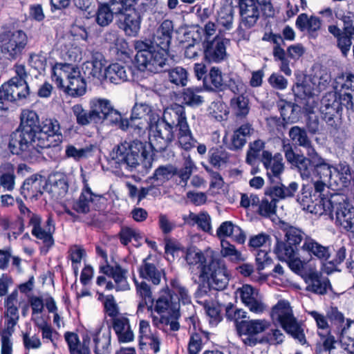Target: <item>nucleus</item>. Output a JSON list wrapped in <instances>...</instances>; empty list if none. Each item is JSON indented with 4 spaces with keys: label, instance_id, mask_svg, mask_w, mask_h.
<instances>
[{
    "label": "nucleus",
    "instance_id": "f257e3e1",
    "mask_svg": "<svg viewBox=\"0 0 354 354\" xmlns=\"http://www.w3.org/2000/svg\"><path fill=\"white\" fill-rule=\"evenodd\" d=\"M62 138L57 120L46 118L40 122L35 111L24 109L18 127L10 136L8 149L12 154L32 160L41 153L42 149L59 147Z\"/></svg>",
    "mask_w": 354,
    "mask_h": 354
},
{
    "label": "nucleus",
    "instance_id": "f03ea898",
    "mask_svg": "<svg viewBox=\"0 0 354 354\" xmlns=\"http://www.w3.org/2000/svg\"><path fill=\"white\" fill-rule=\"evenodd\" d=\"M185 259L190 266L192 272H194V266H196L200 278L211 279V285L214 288L222 290L227 286L229 274L223 259L211 257L205 264L206 260L203 252L195 249L187 250Z\"/></svg>",
    "mask_w": 354,
    "mask_h": 354
},
{
    "label": "nucleus",
    "instance_id": "7ed1b4c3",
    "mask_svg": "<svg viewBox=\"0 0 354 354\" xmlns=\"http://www.w3.org/2000/svg\"><path fill=\"white\" fill-rule=\"evenodd\" d=\"M133 0H111L100 3L95 12V21L102 26H109L114 15H120L118 26L125 34L133 35Z\"/></svg>",
    "mask_w": 354,
    "mask_h": 354
},
{
    "label": "nucleus",
    "instance_id": "20e7f679",
    "mask_svg": "<svg viewBox=\"0 0 354 354\" xmlns=\"http://www.w3.org/2000/svg\"><path fill=\"white\" fill-rule=\"evenodd\" d=\"M281 147L287 162L297 168L304 180L310 178L315 169L327 162L317 152L314 146L306 150L307 156L296 153L287 138L281 140Z\"/></svg>",
    "mask_w": 354,
    "mask_h": 354
},
{
    "label": "nucleus",
    "instance_id": "39448f33",
    "mask_svg": "<svg viewBox=\"0 0 354 354\" xmlns=\"http://www.w3.org/2000/svg\"><path fill=\"white\" fill-rule=\"evenodd\" d=\"M52 80L69 95L77 97L86 93V83L77 67L57 63L52 68Z\"/></svg>",
    "mask_w": 354,
    "mask_h": 354
},
{
    "label": "nucleus",
    "instance_id": "423d86ee",
    "mask_svg": "<svg viewBox=\"0 0 354 354\" xmlns=\"http://www.w3.org/2000/svg\"><path fill=\"white\" fill-rule=\"evenodd\" d=\"M134 49L136 50L134 61L140 71L147 68L151 72H159L166 64V50H156L151 41H137L134 44Z\"/></svg>",
    "mask_w": 354,
    "mask_h": 354
},
{
    "label": "nucleus",
    "instance_id": "0eeeda50",
    "mask_svg": "<svg viewBox=\"0 0 354 354\" xmlns=\"http://www.w3.org/2000/svg\"><path fill=\"white\" fill-rule=\"evenodd\" d=\"M271 317L278 322L283 330L299 343H306L304 330L301 323L294 316L290 303L280 300L274 305L271 311Z\"/></svg>",
    "mask_w": 354,
    "mask_h": 354
},
{
    "label": "nucleus",
    "instance_id": "6e6552de",
    "mask_svg": "<svg viewBox=\"0 0 354 354\" xmlns=\"http://www.w3.org/2000/svg\"><path fill=\"white\" fill-rule=\"evenodd\" d=\"M180 304L174 295L167 290L156 300L154 310L161 315L160 323L169 326L171 331H177L180 328L178 319L180 317Z\"/></svg>",
    "mask_w": 354,
    "mask_h": 354
},
{
    "label": "nucleus",
    "instance_id": "1a4fd4ad",
    "mask_svg": "<svg viewBox=\"0 0 354 354\" xmlns=\"http://www.w3.org/2000/svg\"><path fill=\"white\" fill-rule=\"evenodd\" d=\"M28 37L21 30H6L0 33V52L8 59L16 60L28 44Z\"/></svg>",
    "mask_w": 354,
    "mask_h": 354
},
{
    "label": "nucleus",
    "instance_id": "9d476101",
    "mask_svg": "<svg viewBox=\"0 0 354 354\" xmlns=\"http://www.w3.org/2000/svg\"><path fill=\"white\" fill-rule=\"evenodd\" d=\"M230 39L223 37V30H218V33L214 39H205L203 42L204 56L208 62L219 63L227 57L226 50Z\"/></svg>",
    "mask_w": 354,
    "mask_h": 354
},
{
    "label": "nucleus",
    "instance_id": "9b49d317",
    "mask_svg": "<svg viewBox=\"0 0 354 354\" xmlns=\"http://www.w3.org/2000/svg\"><path fill=\"white\" fill-rule=\"evenodd\" d=\"M274 251L279 259L286 261L292 270L299 272L303 268L304 263L296 246L277 239Z\"/></svg>",
    "mask_w": 354,
    "mask_h": 354
},
{
    "label": "nucleus",
    "instance_id": "f8f14e48",
    "mask_svg": "<svg viewBox=\"0 0 354 354\" xmlns=\"http://www.w3.org/2000/svg\"><path fill=\"white\" fill-rule=\"evenodd\" d=\"M112 158L118 164L121 174L126 177L131 176L133 170V142L124 141L118 145L117 149L111 153Z\"/></svg>",
    "mask_w": 354,
    "mask_h": 354
},
{
    "label": "nucleus",
    "instance_id": "ddd939ff",
    "mask_svg": "<svg viewBox=\"0 0 354 354\" xmlns=\"http://www.w3.org/2000/svg\"><path fill=\"white\" fill-rule=\"evenodd\" d=\"M334 87L340 92L341 103L347 109L354 108V75L344 74L338 75L335 80Z\"/></svg>",
    "mask_w": 354,
    "mask_h": 354
},
{
    "label": "nucleus",
    "instance_id": "4468645a",
    "mask_svg": "<svg viewBox=\"0 0 354 354\" xmlns=\"http://www.w3.org/2000/svg\"><path fill=\"white\" fill-rule=\"evenodd\" d=\"M303 277L306 283V290L317 295H325L332 286L328 277L321 272L310 268L305 271Z\"/></svg>",
    "mask_w": 354,
    "mask_h": 354
},
{
    "label": "nucleus",
    "instance_id": "2eb2a0df",
    "mask_svg": "<svg viewBox=\"0 0 354 354\" xmlns=\"http://www.w3.org/2000/svg\"><path fill=\"white\" fill-rule=\"evenodd\" d=\"M1 92L8 103L16 102L26 98L30 89L26 81H19L17 78H11L9 81L1 85Z\"/></svg>",
    "mask_w": 354,
    "mask_h": 354
},
{
    "label": "nucleus",
    "instance_id": "dca6fc26",
    "mask_svg": "<svg viewBox=\"0 0 354 354\" xmlns=\"http://www.w3.org/2000/svg\"><path fill=\"white\" fill-rule=\"evenodd\" d=\"M44 189L56 200L63 198L68 189L67 176L60 172L50 174L46 181Z\"/></svg>",
    "mask_w": 354,
    "mask_h": 354
},
{
    "label": "nucleus",
    "instance_id": "f3484780",
    "mask_svg": "<svg viewBox=\"0 0 354 354\" xmlns=\"http://www.w3.org/2000/svg\"><path fill=\"white\" fill-rule=\"evenodd\" d=\"M41 218L39 216L32 222H28V225L32 227L31 233L37 239H40L44 245L49 248L54 244L53 234L55 232V225L53 218L50 216L46 221L45 226L41 227Z\"/></svg>",
    "mask_w": 354,
    "mask_h": 354
},
{
    "label": "nucleus",
    "instance_id": "a211bd4d",
    "mask_svg": "<svg viewBox=\"0 0 354 354\" xmlns=\"http://www.w3.org/2000/svg\"><path fill=\"white\" fill-rule=\"evenodd\" d=\"M337 221L346 230L354 232V207L339 195L335 208Z\"/></svg>",
    "mask_w": 354,
    "mask_h": 354
},
{
    "label": "nucleus",
    "instance_id": "6ab92c4d",
    "mask_svg": "<svg viewBox=\"0 0 354 354\" xmlns=\"http://www.w3.org/2000/svg\"><path fill=\"white\" fill-rule=\"evenodd\" d=\"M175 131L164 120L158 118L154 123L150 124L149 138L151 140V138H153L160 144L167 145L174 140Z\"/></svg>",
    "mask_w": 354,
    "mask_h": 354
},
{
    "label": "nucleus",
    "instance_id": "aec40b11",
    "mask_svg": "<svg viewBox=\"0 0 354 354\" xmlns=\"http://www.w3.org/2000/svg\"><path fill=\"white\" fill-rule=\"evenodd\" d=\"M261 162L266 169L268 177L274 181L273 178H279L284 170V164L281 153H277L274 156L270 151H263Z\"/></svg>",
    "mask_w": 354,
    "mask_h": 354
},
{
    "label": "nucleus",
    "instance_id": "412c9836",
    "mask_svg": "<svg viewBox=\"0 0 354 354\" xmlns=\"http://www.w3.org/2000/svg\"><path fill=\"white\" fill-rule=\"evenodd\" d=\"M293 91L297 96L302 97L304 95L301 103L304 113L308 115L314 114L318 105V98L315 96L310 85L307 83L297 84Z\"/></svg>",
    "mask_w": 354,
    "mask_h": 354
},
{
    "label": "nucleus",
    "instance_id": "4be33fe9",
    "mask_svg": "<svg viewBox=\"0 0 354 354\" xmlns=\"http://www.w3.org/2000/svg\"><path fill=\"white\" fill-rule=\"evenodd\" d=\"M135 148L138 150V152L136 153L134 151V160H136V162L134 161V169L138 174L144 176L151 169L153 158L141 140H134Z\"/></svg>",
    "mask_w": 354,
    "mask_h": 354
},
{
    "label": "nucleus",
    "instance_id": "5701e85b",
    "mask_svg": "<svg viewBox=\"0 0 354 354\" xmlns=\"http://www.w3.org/2000/svg\"><path fill=\"white\" fill-rule=\"evenodd\" d=\"M162 119L176 131L181 129L183 125H188L185 108L178 104H174L165 109Z\"/></svg>",
    "mask_w": 354,
    "mask_h": 354
},
{
    "label": "nucleus",
    "instance_id": "b1692460",
    "mask_svg": "<svg viewBox=\"0 0 354 354\" xmlns=\"http://www.w3.org/2000/svg\"><path fill=\"white\" fill-rule=\"evenodd\" d=\"M239 9L241 24L246 28L253 27L259 18V10L255 0H241Z\"/></svg>",
    "mask_w": 354,
    "mask_h": 354
},
{
    "label": "nucleus",
    "instance_id": "393cba45",
    "mask_svg": "<svg viewBox=\"0 0 354 354\" xmlns=\"http://www.w3.org/2000/svg\"><path fill=\"white\" fill-rule=\"evenodd\" d=\"M139 342L140 349H143L144 346H149V348L156 353L160 350V341L155 333L151 330L149 322L141 320L139 324Z\"/></svg>",
    "mask_w": 354,
    "mask_h": 354
},
{
    "label": "nucleus",
    "instance_id": "a878e982",
    "mask_svg": "<svg viewBox=\"0 0 354 354\" xmlns=\"http://www.w3.org/2000/svg\"><path fill=\"white\" fill-rule=\"evenodd\" d=\"M339 196V194H334L330 198H320L317 202H313L308 212L318 216L328 215L331 219H333L334 211L336 204L338 203Z\"/></svg>",
    "mask_w": 354,
    "mask_h": 354
},
{
    "label": "nucleus",
    "instance_id": "bb28decb",
    "mask_svg": "<svg viewBox=\"0 0 354 354\" xmlns=\"http://www.w3.org/2000/svg\"><path fill=\"white\" fill-rule=\"evenodd\" d=\"M270 327V323L266 319L241 320L238 324L240 334L255 335L264 332Z\"/></svg>",
    "mask_w": 354,
    "mask_h": 354
},
{
    "label": "nucleus",
    "instance_id": "cd10ccee",
    "mask_svg": "<svg viewBox=\"0 0 354 354\" xmlns=\"http://www.w3.org/2000/svg\"><path fill=\"white\" fill-rule=\"evenodd\" d=\"M100 271L104 274L113 277L117 290H125L130 288L127 281L126 274L127 272L120 266H115V267L110 266H101Z\"/></svg>",
    "mask_w": 354,
    "mask_h": 354
},
{
    "label": "nucleus",
    "instance_id": "c85d7f7f",
    "mask_svg": "<svg viewBox=\"0 0 354 354\" xmlns=\"http://www.w3.org/2000/svg\"><path fill=\"white\" fill-rule=\"evenodd\" d=\"M150 255L143 259L138 269V274L140 277L151 281L154 285H158L161 281L162 270H159L153 263L150 262Z\"/></svg>",
    "mask_w": 354,
    "mask_h": 354
},
{
    "label": "nucleus",
    "instance_id": "c756f323",
    "mask_svg": "<svg viewBox=\"0 0 354 354\" xmlns=\"http://www.w3.org/2000/svg\"><path fill=\"white\" fill-rule=\"evenodd\" d=\"M203 86L208 91H223L226 84L223 82V74L218 67H212L203 79Z\"/></svg>",
    "mask_w": 354,
    "mask_h": 354
},
{
    "label": "nucleus",
    "instance_id": "7c9ffc66",
    "mask_svg": "<svg viewBox=\"0 0 354 354\" xmlns=\"http://www.w3.org/2000/svg\"><path fill=\"white\" fill-rule=\"evenodd\" d=\"M113 328L118 335L120 342H129L133 340V332L129 319L124 315H120L113 322Z\"/></svg>",
    "mask_w": 354,
    "mask_h": 354
},
{
    "label": "nucleus",
    "instance_id": "2f4dec72",
    "mask_svg": "<svg viewBox=\"0 0 354 354\" xmlns=\"http://www.w3.org/2000/svg\"><path fill=\"white\" fill-rule=\"evenodd\" d=\"M296 26L301 31L306 30L311 36L315 37L317 32L321 28L322 21L317 17H309L307 14L303 13L297 17Z\"/></svg>",
    "mask_w": 354,
    "mask_h": 354
},
{
    "label": "nucleus",
    "instance_id": "473e14b6",
    "mask_svg": "<svg viewBox=\"0 0 354 354\" xmlns=\"http://www.w3.org/2000/svg\"><path fill=\"white\" fill-rule=\"evenodd\" d=\"M288 136L290 138L288 140L292 146L295 144L296 146L303 147L306 150L313 146L312 140L308 137L307 131L304 128L299 126L292 127L289 129Z\"/></svg>",
    "mask_w": 354,
    "mask_h": 354
},
{
    "label": "nucleus",
    "instance_id": "72a5a7b5",
    "mask_svg": "<svg viewBox=\"0 0 354 354\" xmlns=\"http://www.w3.org/2000/svg\"><path fill=\"white\" fill-rule=\"evenodd\" d=\"M134 283L136 284L137 296L140 299L138 305V312L142 311L145 307L149 310L151 309L153 298L150 286L144 281L137 283L135 278Z\"/></svg>",
    "mask_w": 354,
    "mask_h": 354
},
{
    "label": "nucleus",
    "instance_id": "f704fd0d",
    "mask_svg": "<svg viewBox=\"0 0 354 354\" xmlns=\"http://www.w3.org/2000/svg\"><path fill=\"white\" fill-rule=\"evenodd\" d=\"M297 189L298 184L295 182H292L288 186L283 184L271 186L266 189L265 194L274 197L279 201L280 199L293 196Z\"/></svg>",
    "mask_w": 354,
    "mask_h": 354
},
{
    "label": "nucleus",
    "instance_id": "c9c22d12",
    "mask_svg": "<svg viewBox=\"0 0 354 354\" xmlns=\"http://www.w3.org/2000/svg\"><path fill=\"white\" fill-rule=\"evenodd\" d=\"M100 198V196L93 194L91 188L86 185L79 199L73 204V209L78 213L86 214L90 210L89 204Z\"/></svg>",
    "mask_w": 354,
    "mask_h": 354
},
{
    "label": "nucleus",
    "instance_id": "e433bc0d",
    "mask_svg": "<svg viewBox=\"0 0 354 354\" xmlns=\"http://www.w3.org/2000/svg\"><path fill=\"white\" fill-rule=\"evenodd\" d=\"M254 129L252 125L246 123L242 124L239 128L236 129L232 137L231 149L239 150L243 148L249 138L253 133Z\"/></svg>",
    "mask_w": 354,
    "mask_h": 354
},
{
    "label": "nucleus",
    "instance_id": "4c0bfd02",
    "mask_svg": "<svg viewBox=\"0 0 354 354\" xmlns=\"http://www.w3.org/2000/svg\"><path fill=\"white\" fill-rule=\"evenodd\" d=\"M302 248L321 261H327L330 255L328 247L319 244L311 238L305 239Z\"/></svg>",
    "mask_w": 354,
    "mask_h": 354
},
{
    "label": "nucleus",
    "instance_id": "58836bf2",
    "mask_svg": "<svg viewBox=\"0 0 354 354\" xmlns=\"http://www.w3.org/2000/svg\"><path fill=\"white\" fill-rule=\"evenodd\" d=\"M98 149L96 144H89L82 148H77L72 145H68L66 147V156L68 158H73L75 160H80L83 158H87L93 156Z\"/></svg>",
    "mask_w": 354,
    "mask_h": 354
},
{
    "label": "nucleus",
    "instance_id": "ea45409f",
    "mask_svg": "<svg viewBox=\"0 0 354 354\" xmlns=\"http://www.w3.org/2000/svg\"><path fill=\"white\" fill-rule=\"evenodd\" d=\"M326 317L331 322L338 326V333H339V338L342 340L344 337H347L348 330L350 327L351 322L347 320L346 324H344V317L343 314L339 312L337 308L331 307L328 310Z\"/></svg>",
    "mask_w": 354,
    "mask_h": 354
},
{
    "label": "nucleus",
    "instance_id": "a19ab883",
    "mask_svg": "<svg viewBox=\"0 0 354 354\" xmlns=\"http://www.w3.org/2000/svg\"><path fill=\"white\" fill-rule=\"evenodd\" d=\"M183 219L186 224L192 226L197 225L204 232L211 230V218L207 212H202L198 214L189 212L187 216H184Z\"/></svg>",
    "mask_w": 354,
    "mask_h": 354
},
{
    "label": "nucleus",
    "instance_id": "79ce46f5",
    "mask_svg": "<svg viewBox=\"0 0 354 354\" xmlns=\"http://www.w3.org/2000/svg\"><path fill=\"white\" fill-rule=\"evenodd\" d=\"M95 343L94 352L95 354L110 353L111 332L109 330L100 329L93 335Z\"/></svg>",
    "mask_w": 354,
    "mask_h": 354
},
{
    "label": "nucleus",
    "instance_id": "37998d69",
    "mask_svg": "<svg viewBox=\"0 0 354 354\" xmlns=\"http://www.w3.org/2000/svg\"><path fill=\"white\" fill-rule=\"evenodd\" d=\"M113 106L108 100L99 99L94 100L91 103V111L94 117L95 123L104 122V118L112 109Z\"/></svg>",
    "mask_w": 354,
    "mask_h": 354
},
{
    "label": "nucleus",
    "instance_id": "c03bdc74",
    "mask_svg": "<svg viewBox=\"0 0 354 354\" xmlns=\"http://www.w3.org/2000/svg\"><path fill=\"white\" fill-rule=\"evenodd\" d=\"M104 77L106 80L115 84L127 80V71L124 67L118 63L109 65L104 71Z\"/></svg>",
    "mask_w": 354,
    "mask_h": 354
},
{
    "label": "nucleus",
    "instance_id": "a18cd8bd",
    "mask_svg": "<svg viewBox=\"0 0 354 354\" xmlns=\"http://www.w3.org/2000/svg\"><path fill=\"white\" fill-rule=\"evenodd\" d=\"M0 185L6 190L12 191L15 187V168L10 163L3 164L1 167Z\"/></svg>",
    "mask_w": 354,
    "mask_h": 354
},
{
    "label": "nucleus",
    "instance_id": "49530a36",
    "mask_svg": "<svg viewBox=\"0 0 354 354\" xmlns=\"http://www.w3.org/2000/svg\"><path fill=\"white\" fill-rule=\"evenodd\" d=\"M344 106L341 103L340 96L337 100L336 93H327L321 100L320 112L322 113H327L332 111H339L340 106Z\"/></svg>",
    "mask_w": 354,
    "mask_h": 354
},
{
    "label": "nucleus",
    "instance_id": "de8ad7c7",
    "mask_svg": "<svg viewBox=\"0 0 354 354\" xmlns=\"http://www.w3.org/2000/svg\"><path fill=\"white\" fill-rule=\"evenodd\" d=\"M350 170L348 166H345L340 172L337 169L333 168V176L329 183L330 187H335L339 189L347 187L351 181Z\"/></svg>",
    "mask_w": 354,
    "mask_h": 354
},
{
    "label": "nucleus",
    "instance_id": "09e8293b",
    "mask_svg": "<svg viewBox=\"0 0 354 354\" xmlns=\"http://www.w3.org/2000/svg\"><path fill=\"white\" fill-rule=\"evenodd\" d=\"M167 78L172 84L184 87L188 82V73L185 68L176 66L167 71Z\"/></svg>",
    "mask_w": 354,
    "mask_h": 354
},
{
    "label": "nucleus",
    "instance_id": "8fccbe9b",
    "mask_svg": "<svg viewBox=\"0 0 354 354\" xmlns=\"http://www.w3.org/2000/svg\"><path fill=\"white\" fill-rule=\"evenodd\" d=\"M233 15V8L230 6H223L218 11L216 23L220 28L223 27V28H221L223 34L232 28L234 18Z\"/></svg>",
    "mask_w": 354,
    "mask_h": 354
},
{
    "label": "nucleus",
    "instance_id": "3c124183",
    "mask_svg": "<svg viewBox=\"0 0 354 354\" xmlns=\"http://www.w3.org/2000/svg\"><path fill=\"white\" fill-rule=\"evenodd\" d=\"M170 285L173 293L178 296V297H174V299H176L179 304L180 302L183 304H188L191 303V295H189L187 288L183 286L178 279H171Z\"/></svg>",
    "mask_w": 354,
    "mask_h": 354
},
{
    "label": "nucleus",
    "instance_id": "603ef678",
    "mask_svg": "<svg viewBox=\"0 0 354 354\" xmlns=\"http://www.w3.org/2000/svg\"><path fill=\"white\" fill-rule=\"evenodd\" d=\"M265 145V142L260 139L251 142L249 145V150L247 152L246 162L253 165L256 160H261L263 151H267L264 149Z\"/></svg>",
    "mask_w": 354,
    "mask_h": 354
},
{
    "label": "nucleus",
    "instance_id": "864d4df0",
    "mask_svg": "<svg viewBox=\"0 0 354 354\" xmlns=\"http://www.w3.org/2000/svg\"><path fill=\"white\" fill-rule=\"evenodd\" d=\"M221 254L223 257L229 258L230 260L234 263L245 261V257L241 252L237 250L235 246L226 240L221 241Z\"/></svg>",
    "mask_w": 354,
    "mask_h": 354
},
{
    "label": "nucleus",
    "instance_id": "5fc2aeb1",
    "mask_svg": "<svg viewBox=\"0 0 354 354\" xmlns=\"http://www.w3.org/2000/svg\"><path fill=\"white\" fill-rule=\"evenodd\" d=\"M28 64L31 68L35 70L39 75L44 73L47 66V57L44 53L40 51L38 53L29 54Z\"/></svg>",
    "mask_w": 354,
    "mask_h": 354
},
{
    "label": "nucleus",
    "instance_id": "6e6d98bb",
    "mask_svg": "<svg viewBox=\"0 0 354 354\" xmlns=\"http://www.w3.org/2000/svg\"><path fill=\"white\" fill-rule=\"evenodd\" d=\"M202 89L198 87H189L184 90L183 98L185 104L191 106H198L203 104L204 99L200 95Z\"/></svg>",
    "mask_w": 354,
    "mask_h": 354
},
{
    "label": "nucleus",
    "instance_id": "4d7b16f0",
    "mask_svg": "<svg viewBox=\"0 0 354 354\" xmlns=\"http://www.w3.org/2000/svg\"><path fill=\"white\" fill-rule=\"evenodd\" d=\"M177 174V169L171 165H162L158 167L150 179L163 183Z\"/></svg>",
    "mask_w": 354,
    "mask_h": 354
},
{
    "label": "nucleus",
    "instance_id": "13d9d810",
    "mask_svg": "<svg viewBox=\"0 0 354 354\" xmlns=\"http://www.w3.org/2000/svg\"><path fill=\"white\" fill-rule=\"evenodd\" d=\"M230 154L222 147L212 148L209 151V162L214 167H221L230 161Z\"/></svg>",
    "mask_w": 354,
    "mask_h": 354
},
{
    "label": "nucleus",
    "instance_id": "bf43d9fd",
    "mask_svg": "<svg viewBox=\"0 0 354 354\" xmlns=\"http://www.w3.org/2000/svg\"><path fill=\"white\" fill-rule=\"evenodd\" d=\"M277 198L271 196H266L262 199L259 205L258 212L264 217H271L276 213Z\"/></svg>",
    "mask_w": 354,
    "mask_h": 354
},
{
    "label": "nucleus",
    "instance_id": "052dcab7",
    "mask_svg": "<svg viewBox=\"0 0 354 354\" xmlns=\"http://www.w3.org/2000/svg\"><path fill=\"white\" fill-rule=\"evenodd\" d=\"M230 104L234 113L239 117H245L249 113V100L243 95L232 98Z\"/></svg>",
    "mask_w": 354,
    "mask_h": 354
},
{
    "label": "nucleus",
    "instance_id": "680f3d73",
    "mask_svg": "<svg viewBox=\"0 0 354 354\" xmlns=\"http://www.w3.org/2000/svg\"><path fill=\"white\" fill-rule=\"evenodd\" d=\"M72 111L79 125L86 126L91 122H94V117L91 109L88 111L81 104H75L72 107Z\"/></svg>",
    "mask_w": 354,
    "mask_h": 354
},
{
    "label": "nucleus",
    "instance_id": "e2e57ef3",
    "mask_svg": "<svg viewBox=\"0 0 354 354\" xmlns=\"http://www.w3.org/2000/svg\"><path fill=\"white\" fill-rule=\"evenodd\" d=\"M178 142L182 148L185 150H189L194 147L196 141L194 139L189 125L184 126L181 129L177 130Z\"/></svg>",
    "mask_w": 354,
    "mask_h": 354
},
{
    "label": "nucleus",
    "instance_id": "0e129e2a",
    "mask_svg": "<svg viewBox=\"0 0 354 354\" xmlns=\"http://www.w3.org/2000/svg\"><path fill=\"white\" fill-rule=\"evenodd\" d=\"M331 80L330 75L325 71H319V73L315 74L311 79V83L313 87L311 88L312 91L320 92L324 90L330 84Z\"/></svg>",
    "mask_w": 354,
    "mask_h": 354
},
{
    "label": "nucleus",
    "instance_id": "69168bd1",
    "mask_svg": "<svg viewBox=\"0 0 354 354\" xmlns=\"http://www.w3.org/2000/svg\"><path fill=\"white\" fill-rule=\"evenodd\" d=\"M104 122L108 124L118 126L122 130H126L129 127V121L127 119H123L120 113L113 107L104 118Z\"/></svg>",
    "mask_w": 354,
    "mask_h": 354
},
{
    "label": "nucleus",
    "instance_id": "338daca9",
    "mask_svg": "<svg viewBox=\"0 0 354 354\" xmlns=\"http://www.w3.org/2000/svg\"><path fill=\"white\" fill-rule=\"evenodd\" d=\"M209 115L217 121L227 118L228 111L225 104L221 101L213 102L209 107Z\"/></svg>",
    "mask_w": 354,
    "mask_h": 354
},
{
    "label": "nucleus",
    "instance_id": "774afa93",
    "mask_svg": "<svg viewBox=\"0 0 354 354\" xmlns=\"http://www.w3.org/2000/svg\"><path fill=\"white\" fill-rule=\"evenodd\" d=\"M337 19L344 23V30L350 35L354 34V26H353L354 13L350 11H337L335 12Z\"/></svg>",
    "mask_w": 354,
    "mask_h": 354
}]
</instances>
